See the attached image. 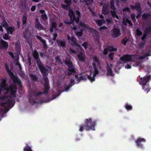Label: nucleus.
<instances>
[{"instance_id":"e2e57ef3","label":"nucleus","mask_w":151,"mask_h":151,"mask_svg":"<svg viewBox=\"0 0 151 151\" xmlns=\"http://www.w3.org/2000/svg\"><path fill=\"white\" fill-rule=\"evenodd\" d=\"M123 11L124 12H130V9L127 7H125L123 9Z\"/></svg>"},{"instance_id":"ea45409f","label":"nucleus","mask_w":151,"mask_h":151,"mask_svg":"<svg viewBox=\"0 0 151 151\" xmlns=\"http://www.w3.org/2000/svg\"><path fill=\"white\" fill-rule=\"evenodd\" d=\"M75 33L77 36L78 37H80L82 36L83 33V32L81 30H80L79 31L75 32Z\"/></svg>"},{"instance_id":"9d476101","label":"nucleus","mask_w":151,"mask_h":151,"mask_svg":"<svg viewBox=\"0 0 151 151\" xmlns=\"http://www.w3.org/2000/svg\"><path fill=\"white\" fill-rule=\"evenodd\" d=\"M17 91L16 85L11 86L10 88V94L9 96L10 98H16V93Z\"/></svg>"},{"instance_id":"bf43d9fd","label":"nucleus","mask_w":151,"mask_h":151,"mask_svg":"<svg viewBox=\"0 0 151 151\" xmlns=\"http://www.w3.org/2000/svg\"><path fill=\"white\" fill-rule=\"evenodd\" d=\"M70 6V5H68L67 4H66V5L63 4L62 5V7L64 9L67 10L68 6Z\"/></svg>"},{"instance_id":"5701e85b","label":"nucleus","mask_w":151,"mask_h":151,"mask_svg":"<svg viewBox=\"0 0 151 151\" xmlns=\"http://www.w3.org/2000/svg\"><path fill=\"white\" fill-rule=\"evenodd\" d=\"M77 55L79 60L83 62L85 61V55L83 53L81 52Z\"/></svg>"},{"instance_id":"4c0bfd02","label":"nucleus","mask_w":151,"mask_h":151,"mask_svg":"<svg viewBox=\"0 0 151 151\" xmlns=\"http://www.w3.org/2000/svg\"><path fill=\"white\" fill-rule=\"evenodd\" d=\"M3 90H6L7 92H8V91L9 90L7 88V87H6V86L4 85H2L0 83V93Z\"/></svg>"},{"instance_id":"79ce46f5","label":"nucleus","mask_w":151,"mask_h":151,"mask_svg":"<svg viewBox=\"0 0 151 151\" xmlns=\"http://www.w3.org/2000/svg\"><path fill=\"white\" fill-rule=\"evenodd\" d=\"M128 40V39L126 37H125L121 40V43L124 45H126Z\"/></svg>"},{"instance_id":"2f4dec72","label":"nucleus","mask_w":151,"mask_h":151,"mask_svg":"<svg viewBox=\"0 0 151 151\" xmlns=\"http://www.w3.org/2000/svg\"><path fill=\"white\" fill-rule=\"evenodd\" d=\"M27 18L26 15L22 16V26L24 27L26 26Z\"/></svg>"},{"instance_id":"f257e3e1","label":"nucleus","mask_w":151,"mask_h":151,"mask_svg":"<svg viewBox=\"0 0 151 151\" xmlns=\"http://www.w3.org/2000/svg\"><path fill=\"white\" fill-rule=\"evenodd\" d=\"M37 65L42 75L43 79L45 82L43 86V89L44 91L43 92H39L37 93H36L35 92L33 93L32 94V96H30L29 99V103L32 105H34L35 103H38L35 101V99H38L41 95L42 94L46 95H48V91L50 88L49 83V81L47 76L48 74V70L44 66L42 63Z\"/></svg>"},{"instance_id":"423d86ee","label":"nucleus","mask_w":151,"mask_h":151,"mask_svg":"<svg viewBox=\"0 0 151 151\" xmlns=\"http://www.w3.org/2000/svg\"><path fill=\"white\" fill-rule=\"evenodd\" d=\"M92 65L93 68H94V73L93 74V76H91L92 73H90V75H87V78L91 82L95 81V76L96 75L98 74L99 73V71L98 70V68L96 66V63L95 62H93L92 63Z\"/></svg>"},{"instance_id":"09e8293b","label":"nucleus","mask_w":151,"mask_h":151,"mask_svg":"<svg viewBox=\"0 0 151 151\" xmlns=\"http://www.w3.org/2000/svg\"><path fill=\"white\" fill-rule=\"evenodd\" d=\"M108 50L111 51H116L117 50V49L112 47V46H109L108 48Z\"/></svg>"},{"instance_id":"3c124183","label":"nucleus","mask_w":151,"mask_h":151,"mask_svg":"<svg viewBox=\"0 0 151 151\" xmlns=\"http://www.w3.org/2000/svg\"><path fill=\"white\" fill-rule=\"evenodd\" d=\"M41 18L44 20H46L47 19V16L46 14H44L41 15Z\"/></svg>"},{"instance_id":"c85d7f7f","label":"nucleus","mask_w":151,"mask_h":151,"mask_svg":"<svg viewBox=\"0 0 151 151\" xmlns=\"http://www.w3.org/2000/svg\"><path fill=\"white\" fill-rule=\"evenodd\" d=\"M142 89L144 90L145 92L147 93L150 91V88L149 87V84H146L145 85H142Z\"/></svg>"},{"instance_id":"a878e982","label":"nucleus","mask_w":151,"mask_h":151,"mask_svg":"<svg viewBox=\"0 0 151 151\" xmlns=\"http://www.w3.org/2000/svg\"><path fill=\"white\" fill-rule=\"evenodd\" d=\"M8 34H12L15 30L14 27L9 26L6 28Z\"/></svg>"},{"instance_id":"58836bf2","label":"nucleus","mask_w":151,"mask_h":151,"mask_svg":"<svg viewBox=\"0 0 151 151\" xmlns=\"http://www.w3.org/2000/svg\"><path fill=\"white\" fill-rule=\"evenodd\" d=\"M96 23L99 26L102 25L103 23H105V21L104 20H96Z\"/></svg>"},{"instance_id":"c756f323","label":"nucleus","mask_w":151,"mask_h":151,"mask_svg":"<svg viewBox=\"0 0 151 151\" xmlns=\"http://www.w3.org/2000/svg\"><path fill=\"white\" fill-rule=\"evenodd\" d=\"M116 10H112L110 11L112 17L114 18H116L117 19H119V17L118 15H117L116 11Z\"/></svg>"},{"instance_id":"dca6fc26","label":"nucleus","mask_w":151,"mask_h":151,"mask_svg":"<svg viewBox=\"0 0 151 151\" xmlns=\"http://www.w3.org/2000/svg\"><path fill=\"white\" fill-rule=\"evenodd\" d=\"M102 11L103 14L105 15H107L110 12V9L109 7V5L108 3H104L103 6Z\"/></svg>"},{"instance_id":"0eeeda50","label":"nucleus","mask_w":151,"mask_h":151,"mask_svg":"<svg viewBox=\"0 0 151 151\" xmlns=\"http://www.w3.org/2000/svg\"><path fill=\"white\" fill-rule=\"evenodd\" d=\"M67 37V40L70 42V41L71 42L70 44L73 47H78L79 49H82V47L77 43V40L74 36H72L70 37L69 35H68Z\"/></svg>"},{"instance_id":"393cba45","label":"nucleus","mask_w":151,"mask_h":151,"mask_svg":"<svg viewBox=\"0 0 151 151\" xmlns=\"http://www.w3.org/2000/svg\"><path fill=\"white\" fill-rule=\"evenodd\" d=\"M36 37H37V39L40 40V42L42 43L44 47L45 48H47V45L45 40H42L41 37L39 35L37 36Z\"/></svg>"},{"instance_id":"473e14b6","label":"nucleus","mask_w":151,"mask_h":151,"mask_svg":"<svg viewBox=\"0 0 151 151\" xmlns=\"http://www.w3.org/2000/svg\"><path fill=\"white\" fill-rule=\"evenodd\" d=\"M15 50L17 51H19L21 49V46L19 42H16L15 44Z\"/></svg>"},{"instance_id":"cd10ccee","label":"nucleus","mask_w":151,"mask_h":151,"mask_svg":"<svg viewBox=\"0 0 151 151\" xmlns=\"http://www.w3.org/2000/svg\"><path fill=\"white\" fill-rule=\"evenodd\" d=\"M93 62H95L96 63H97V65L99 66L100 64V61L99 59V58L97 56L95 55L93 57Z\"/></svg>"},{"instance_id":"aec40b11","label":"nucleus","mask_w":151,"mask_h":151,"mask_svg":"<svg viewBox=\"0 0 151 151\" xmlns=\"http://www.w3.org/2000/svg\"><path fill=\"white\" fill-rule=\"evenodd\" d=\"M55 59L56 62H57L58 64L60 65L61 64L62 65H65V61L67 60L68 59L69 60H71L70 58H68L67 57L65 58V59L63 60V61L62 62L61 61V59L60 58V57L59 56H57L55 58Z\"/></svg>"},{"instance_id":"c9c22d12","label":"nucleus","mask_w":151,"mask_h":151,"mask_svg":"<svg viewBox=\"0 0 151 151\" xmlns=\"http://www.w3.org/2000/svg\"><path fill=\"white\" fill-rule=\"evenodd\" d=\"M24 151H33L32 149V148L31 147L29 146L28 144H26V146H25L24 148Z\"/></svg>"},{"instance_id":"de8ad7c7","label":"nucleus","mask_w":151,"mask_h":151,"mask_svg":"<svg viewBox=\"0 0 151 151\" xmlns=\"http://www.w3.org/2000/svg\"><path fill=\"white\" fill-rule=\"evenodd\" d=\"M93 1V0H84V2L86 4V5H89L91 4Z\"/></svg>"},{"instance_id":"603ef678","label":"nucleus","mask_w":151,"mask_h":151,"mask_svg":"<svg viewBox=\"0 0 151 151\" xmlns=\"http://www.w3.org/2000/svg\"><path fill=\"white\" fill-rule=\"evenodd\" d=\"M114 55V53L113 52H111L109 54V58H110V59L111 60H113Z\"/></svg>"},{"instance_id":"052dcab7","label":"nucleus","mask_w":151,"mask_h":151,"mask_svg":"<svg viewBox=\"0 0 151 151\" xmlns=\"http://www.w3.org/2000/svg\"><path fill=\"white\" fill-rule=\"evenodd\" d=\"M64 2L66 3V4L68 5L69 6H70L71 4V0H64Z\"/></svg>"},{"instance_id":"338daca9","label":"nucleus","mask_w":151,"mask_h":151,"mask_svg":"<svg viewBox=\"0 0 151 151\" xmlns=\"http://www.w3.org/2000/svg\"><path fill=\"white\" fill-rule=\"evenodd\" d=\"M138 45L139 47L142 48L144 46V43L142 42H141Z\"/></svg>"},{"instance_id":"72a5a7b5","label":"nucleus","mask_w":151,"mask_h":151,"mask_svg":"<svg viewBox=\"0 0 151 151\" xmlns=\"http://www.w3.org/2000/svg\"><path fill=\"white\" fill-rule=\"evenodd\" d=\"M150 16V14L148 13H145L142 16V18L143 20H146Z\"/></svg>"},{"instance_id":"b1692460","label":"nucleus","mask_w":151,"mask_h":151,"mask_svg":"<svg viewBox=\"0 0 151 151\" xmlns=\"http://www.w3.org/2000/svg\"><path fill=\"white\" fill-rule=\"evenodd\" d=\"M36 37H37V39L40 40V42L42 43L44 47L45 48H47V45L45 40H42L41 37L39 35L37 36Z\"/></svg>"},{"instance_id":"4468645a","label":"nucleus","mask_w":151,"mask_h":151,"mask_svg":"<svg viewBox=\"0 0 151 151\" xmlns=\"http://www.w3.org/2000/svg\"><path fill=\"white\" fill-rule=\"evenodd\" d=\"M9 45L7 42L3 40L1 38L0 40V50L3 49L6 50L7 49Z\"/></svg>"},{"instance_id":"20e7f679","label":"nucleus","mask_w":151,"mask_h":151,"mask_svg":"<svg viewBox=\"0 0 151 151\" xmlns=\"http://www.w3.org/2000/svg\"><path fill=\"white\" fill-rule=\"evenodd\" d=\"M0 105L2 107H4L5 109L7 111L9 109L12 107L13 106V102L14 100L9 99L6 97L4 96H0Z\"/></svg>"},{"instance_id":"e433bc0d","label":"nucleus","mask_w":151,"mask_h":151,"mask_svg":"<svg viewBox=\"0 0 151 151\" xmlns=\"http://www.w3.org/2000/svg\"><path fill=\"white\" fill-rule=\"evenodd\" d=\"M107 74L111 76H113L112 70L111 68L109 66L107 67Z\"/></svg>"},{"instance_id":"f3484780","label":"nucleus","mask_w":151,"mask_h":151,"mask_svg":"<svg viewBox=\"0 0 151 151\" xmlns=\"http://www.w3.org/2000/svg\"><path fill=\"white\" fill-rule=\"evenodd\" d=\"M132 59V56L128 54L124 55L123 56L120 58L121 60H123L125 63H127L131 60Z\"/></svg>"},{"instance_id":"9b49d317","label":"nucleus","mask_w":151,"mask_h":151,"mask_svg":"<svg viewBox=\"0 0 151 151\" xmlns=\"http://www.w3.org/2000/svg\"><path fill=\"white\" fill-rule=\"evenodd\" d=\"M56 42L57 46L60 47H62L63 48H66L67 41L65 40H56Z\"/></svg>"},{"instance_id":"1a4fd4ad","label":"nucleus","mask_w":151,"mask_h":151,"mask_svg":"<svg viewBox=\"0 0 151 151\" xmlns=\"http://www.w3.org/2000/svg\"><path fill=\"white\" fill-rule=\"evenodd\" d=\"M22 37L25 39L26 42L28 43L30 42V32L28 28H25L22 33Z\"/></svg>"},{"instance_id":"6ab92c4d","label":"nucleus","mask_w":151,"mask_h":151,"mask_svg":"<svg viewBox=\"0 0 151 151\" xmlns=\"http://www.w3.org/2000/svg\"><path fill=\"white\" fill-rule=\"evenodd\" d=\"M112 36L113 37L116 38L121 35L120 30L117 28H113L112 29Z\"/></svg>"},{"instance_id":"6e6552de","label":"nucleus","mask_w":151,"mask_h":151,"mask_svg":"<svg viewBox=\"0 0 151 151\" xmlns=\"http://www.w3.org/2000/svg\"><path fill=\"white\" fill-rule=\"evenodd\" d=\"M151 78L150 75H148L144 77H141L139 81V84L141 85L147 84V83L149 82Z\"/></svg>"},{"instance_id":"2eb2a0df","label":"nucleus","mask_w":151,"mask_h":151,"mask_svg":"<svg viewBox=\"0 0 151 151\" xmlns=\"http://www.w3.org/2000/svg\"><path fill=\"white\" fill-rule=\"evenodd\" d=\"M33 56L37 63V65H38L42 63L39 58V54L37 50H34L33 53Z\"/></svg>"},{"instance_id":"864d4df0","label":"nucleus","mask_w":151,"mask_h":151,"mask_svg":"<svg viewBox=\"0 0 151 151\" xmlns=\"http://www.w3.org/2000/svg\"><path fill=\"white\" fill-rule=\"evenodd\" d=\"M82 46L85 49H86L88 46V42H84L82 44Z\"/></svg>"},{"instance_id":"a19ab883","label":"nucleus","mask_w":151,"mask_h":151,"mask_svg":"<svg viewBox=\"0 0 151 151\" xmlns=\"http://www.w3.org/2000/svg\"><path fill=\"white\" fill-rule=\"evenodd\" d=\"M29 76H30L31 79L34 81H36L37 80V76L35 75L30 74L29 75Z\"/></svg>"},{"instance_id":"412c9836","label":"nucleus","mask_w":151,"mask_h":151,"mask_svg":"<svg viewBox=\"0 0 151 151\" xmlns=\"http://www.w3.org/2000/svg\"><path fill=\"white\" fill-rule=\"evenodd\" d=\"M35 28L38 30L43 29L44 28L43 26L40 24L39 19L37 18L35 19Z\"/></svg>"},{"instance_id":"a211bd4d","label":"nucleus","mask_w":151,"mask_h":151,"mask_svg":"<svg viewBox=\"0 0 151 151\" xmlns=\"http://www.w3.org/2000/svg\"><path fill=\"white\" fill-rule=\"evenodd\" d=\"M146 142V140L145 139L143 138H139L137 139V140L135 141V143L138 147L142 148L143 147V145L142 142Z\"/></svg>"},{"instance_id":"c03bdc74","label":"nucleus","mask_w":151,"mask_h":151,"mask_svg":"<svg viewBox=\"0 0 151 151\" xmlns=\"http://www.w3.org/2000/svg\"><path fill=\"white\" fill-rule=\"evenodd\" d=\"M3 38L5 40H9L10 38V37L7 33H5L3 35Z\"/></svg>"},{"instance_id":"37998d69","label":"nucleus","mask_w":151,"mask_h":151,"mask_svg":"<svg viewBox=\"0 0 151 151\" xmlns=\"http://www.w3.org/2000/svg\"><path fill=\"white\" fill-rule=\"evenodd\" d=\"M125 107L127 110H132V106L130 105H129L128 103L126 104Z\"/></svg>"},{"instance_id":"774afa93","label":"nucleus","mask_w":151,"mask_h":151,"mask_svg":"<svg viewBox=\"0 0 151 151\" xmlns=\"http://www.w3.org/2000/svg\"><path fill=\"white\" fill-rule=\"evenodd\" d=\"M108 49L107 48H105L104 50V51L103 52V54L104 55H105L108 53Z\"/></svg>"},{"instance_id":"8fccbe9b","label":"nucleus","mask_w":151,"mask_h":151,"mask_svg":"<svg viewBox=\"0 0 151 151\" xmlns=\"http://www.w3.org/2000/svg\"><path fill=\"white\" fill-rule=\"evenodd\" d=\"M57 23L55 21H53L52 23L51 24V25L50 27L54 28V29H55L57 27Z\"/></svg>"},{"instance_id":"4d7b16f0","label":"nucleus","mask_w":151,"mask_h":151,"mask_svg":"<svg viewBox=\"0 0 151 151\" xmlns=\"http://www.w3.org/2000/svg\"><path fill=\"white\" fill-rule=\"evenodd\" d=\"M4 25H6L7 26L9 25L6 21L4 22V24L3 25V26L2 25H0V31L1 32H4L3 27H4Z\"/></svg>"},{"instance_id":"39448f33","label":"nucleus","mask_w":151,"mask_h":151,"mask_svg":"<svg viewBox=\"0 0 151 151\" xmlns=\"http://www.w3.org/2000/svg\"><path fill=\"white\" fill-rule=\"evenodd\" d=\"M65 65L67 66L68 68L67 70L69 71L67 73V75L70 76L72 73L75 74L76 71L74 66L72 63L71 60H67L65 61Z\"/></svg>"},{"instance_id":"ddd939ff","label":"nucleus","mask_w":151,"mask_h":151,"mask_svg":"<svg viewBox=\"0 0 151 151\" xmlns=\"http://www.w3.org/2000/svg\"><path fill=\"white\" fill-rule=\"evenodd\" d=\"M10 76L14 83L17 84L20 87L22 86L21 81L17 76H15L14 74L13 75H11Z\"/></svg>"},{"instance_id":"7ed1b4c3","label":"nucleus","mask_w":151,"mask_h":151,"mask_svg":"<svg viewBox=\"0 0 151 151\" xmlns=\"http://www.w3.org/2000/svg\"><path fill=\"white\" fill-rule=\"evenodd\" d=\"M77 17H76L75 13L72 9H70L68 11V16L70 17V21H64V23L68 25H70L73 23L74 21L78 23L79 20V18L81 17V12L78 10L75 11Z\"/></svg>"},{"instance_id":"f03ea898","label":"nucleus","mask_w":151,"mask_h":151,"mask_svg":"<svg viewBox=\"0 0 151 151\" xmlns=\"http://www.w3.org/2000/svg\"><path fill=\"white\" fill-rule=\"evenodd\" d=\"M98 120H94L92 121L91 118L86 119L84 121V124L80 126L79 131L82 132L84 128L86 130L92 129L93 130H95V127L96 123L98 122Z\"/></svg>"},{"instance_id":"5fc2aeb1","label":"nucleus","mask_w":151,"mask_h":151,"mask_svg":"<svg viewBox=\"0 0 151 151\" xmlns=\"http://www.w3.org/2000/svg\"><path fill=\"white\" fill-rule=\"evenodd\" d=\"M6 83V79H3L1 80V83H0L2 85H4L6 87H7Z\"/></svg>"},{"instance_id":"0e129e2a","label":"nucleus","mask_w":151,"mask_h":151,"mask_svg":"<svg viewBox=\"0 0 151 151\" xmlns=\"http://www.w3.org/2000/svg\"><path fill=\"white\" fill-rule=\"evenodd\" d=\"M107 29V27L106 26H102L99 27V30L100 31H101L104 29Z\"/></svg>"},{"instance_id":"6e6d98bb","label":"nucleus","mask_w":151,"mask_h":151,"mask_svg":"<svg viewBox=\"0 0 151 151\" xmlns=\"http://www.w3.org/2000/svg\"><path fill=\"white\" fill-rule=\"evenodd\" d=\"M86 78L84 76H81L79 77V78H78L77 79V80L79 81L81 80L86 81Z\"/></svg>"},{"instance_id":"4be33fe9","label":"nucleus","mask_w":151,"mask_h":151,"mask_svg":"<svg viewBox=\"0 0 151 151\" xmlns=\"http://www.w3.org/2000/svg\"><path fill=\"white\" fill-rule=\"evenodd\" d=\"M92 31L91 32L93 33V35L94 37H96V40L99 41V32L95 29L91 28Z\"/></svg>"},{"instance_id":"49530a36","label":"nucleus","mask_w":151,"mask_h":151,"mask_svg":"<svg viewBox=\"0 0 151 151\" xmlns=\"http://www.w3.org/2000/svg\"><path fill=\"white\" fill-rule=\"evenodd\" d=\"M130 16L133 21V22L134 23H135L136 22L135 14L134 13H132L131 14Z\"/></svg>"},{"instance_id":"bb28decb","label":"nucleus","mask_w":151,"mask_h":151,"mask_svg":"<svg viewBox=\"0 0 151 151\" xmlns=\"http://www.w3.org/2000/svg\"><path fill=\"white\" fill-rule=\"evenodd\" d=\"M76 50H75L74 48H71L69 50L70 53L71 55H73L74 54H76L78 53V50L80 49H79L78 47H76ZM80 49V50H82Z\"/></svg>"},{"instance_id":"69168bd1","label":"nucleus","mask_w":151,"mask_h":151,"mask_svg":"<svg viewBox=\"0 0 151 151\" xmlns=\"http://www.w3.org/2000/svg\"><path fill=\"white\" fill-rule=\"evenodd\" d=\"M147 35L146 33H145L144 34L142 37H141V40H145L147 37Z\"/></svg>"},{"instance_id":"13d9d810","label":"nucleus","mask_w":151,"mask_h":151,"mask_svg":"<svg viewBox=\"0 0 151 151\" xmlns=\"http://www.w3.org/2000/svg\"><path fill=\"white\" fill-rule=\"evenodd\" d=\"M58 36V35L57 33H53L52 34V40L54 41L55 40Z\"/></svg>"},{"instance_id":"f704fd0d","label":"nucleus","mask_w":151,"mask_h":151,"mask_svg":"<svg viewBox=\"0 0 151 151\" xmlns=\"http://www.w3.org/2000/svg\"><path fill=\"white\" fill-rule=\"evenodd\" d=\"M5 68L7 72L9 73L10 76L11 75H13V73L9 69V65L6 63L5 64Z\"/></svg>"},{"instance_id":"a18cd8bd","label":"nucleus","mask_w":151,"mask_h":151,"mask_svg":"<svg viewBox=\"0 0 151 151\" xmlns=\"http://www.w3.org/2000/svg\"><path fill=\"white\" fill-rule=\"evenodd\" d=\"M136 34L138 36H141L142 35V32L138 29H136Z\"/></svg>"},{"instance_id":"f8f14e48","label":"nucleus","mask_w":151,"mask_h":151,"mask_svg":"<svg viewBox=\"0 0 151 151\" xmlns=\"http://www.w3.org/2000/svg\"><path fill=\"white\" fill-rule=\"evenodd\" d=\"M130 7L131 9L133 10H136L137 12H142V7L139 2L136 3L135 5H130Z\"/></svg>"},{"instance_id":"7c9ffc66","label":"nucleus","mask_w":151,"mask_h":151,"mask_svg":"<svg viewBox=\"0 0 151 151\" xmlns=\"http://www.w3.org/2000/svg\"><path fill=\"white\" fill-rule=\"evenodd\" d=\"M110 8L112 10H116V8L114 6V1L113 0H111L110 3Z\"/></svg>"},{"instance_id":"680f3d73","label":"nucleus","mask_w":151,"mask_h":151,"mask_svg":"<svg viewBox=\"0 0 151 151\" xmlns=\"http://www.w3.org/2000/svg\"><path fill=\"white\" fill-rule=\"evenodd\" d=\"M127 23H128L129 24V26H133V24L131 20H129L128 19H127Z\"/></svg>"}]
</instances>
